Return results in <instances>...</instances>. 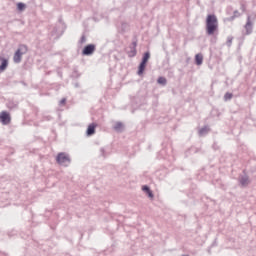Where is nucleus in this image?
I'll return each mask as SVG.
<instances>
[{
    "label": "nucleus",
    "instance_id": "9",
    "mask_svg": "<svg viewBox=\"0 0 256 256\" xmlns=\"http://www.w3.org/2000/svg\"><path fill=\"white\" fill-rule=\"evenodd\" d=\"M124 128L125 126L121 122H116L114 125V131H117L118 133H121V131H123Z\"/></svg>",
    "mask_w": 256,
    "mask_h": 256
},
{
    "label": "nucleus",
    "instance_id": "15",
    "mask_svg": "<svg viewBox=\"0 0 256 256\" xmlns=\"http://www.w3.org/2000/svg\"><path fill=\"white\" fill-rule=\"evenodd\" d=\"M209 133V127L205 126L199 130V135H207Z\"/></svg>",
    "mask_w": 256,
    "mask_h": 256
},
{
    "label": "nucleus",
    "instance_id": "1",
    "mask_svg": "<svg viewBox=\"0 0 256 256\" xmlns=\"http://www.w3.org/2000/svg\"><path fill=\"white\" fill-rule=\"evenodd\" d=\"M217 29H219V21L217 20V16L214 14H209L206 18L207 35H213Z\"/></svg>",
    "mask_w": 256,
    "mask_h": 256
},
{
    "label": "nucleus",
    "instance_id": "16",
    "mask_svg": "<svg viewBox=\"0 0 256 256\" xmlns=\"http://www.w3.org/2000/svg\"><path fill=\"white\" fill-rule=\"evenodd\" d=\"M157 83H159V85H167V79L165 77H159Z\"/></svg>",
    "mask_w": 256,
    "mask_h": 256
},
{
    "label": "nucleus",
    "instance_id": "8",
    "mask_svg": "<svg viewBox=\"0 0 256 256\" xmlns=\"http://www.w3.org/2000/svg\"><path fill=\"white\" fill-rule=\"evenodd\" d=\"M249 183H251L249 181V176L244 175L240 177V185H242V187H247V185H249Z\"/></svg>",
    "mask_w": 256,
    "mask_h": 256
},
{
    "label": "nucleus",
    "instance_id": "10",
    "mask_svg": "<svg viewBox=\"0 0 256 256\" xmlns=\"http://www.w3.org/2000/svg\"><path fill=\"white\" fill-rule=\"evenodd\" d=\"M87 135L91 137V135H95V124H90L87 128Z\"/></svg>",
    "mask_w": 256,
    "mask_h": 256
},
{
    "label": "nucleus",
    "instance_id": "14",
    "mask_svg": "<svg viewBox=\"0 0 256 256\" xmlns=\"http://www.w3.org/2000/svg\"><path fill=\"white\" fill-rule=\"evenodd\" d=\"M149 59H151V53L146 52L142 58V63L147 64V61H149Z\"/></svg>",
    "mask_w": 256,
    "mask_h": 256
},
{
    "label": "nucleus",
    "instance_id": "13",
    "mask_svg": "<svg viewBox=\"0 0 256 256\" xmlns=\"http://www.w3.org/2000/svg\"><path fill=\"white\" fill-rule=\"evenodd\" d=\"M147 64H145L144 62H141L139 65V69H138V75H143V71H145V67Z\"/></svg>",
    "mask_w": 256,
    "mask_h": 256
},
{
    "label": "nucleus",
    "instance_id": "18",
    "mask_svg": "<svg viewBox=\"0 0 256 256\" xmlns=\"http://www.w3.org/2000/svg\"><path fill=\"white\" fill-rule=\"evenodd\" d=\"M231 99H233V94L227 92V93L224 95V101H229V100H231Z\"/></svg>",
    "mask_w": 256,
    "mask_h": 256
},
{
    "label": "nucleus",
    "instance_id": "6",
    "mask_svg": "<svg viewBox=\"0 0 256 256\" xmlns=\"http://www.w3.org/2000/svg\"><path fill=\"white\" fill-rule=\"evenodd\" d=\"M0 61H1L0 73H3V71H5L7 67H9V60L3 57L2 55H0Z\"/></svg>",
    "mask_w": 256,
    "mask_h": 256
},
{
    "label": "nucleus",
    "instance_id": "12",
    "mask_svg": "<svg viewBox=\"0 0 256 256\" xmlns=\"http://www.w3.org/2000/svg\"><path fill=\"white\" fill-rule=\"evenodd\" d=\"M195 61L196 65H203V54H196Z\"/></svg>",
    "mask_w": 256,
    "mask_h": 256
},
{
    "label": "nucleus",
    "instance_id": "11",
    "mask_svg": "<svg viewBox=\"0 0 256 256\" xmlns=\"http://www.w3.org/2000/svg\"><path fill=\"white\" fill-rule=\"evenodd\" d=\"M137 42L133 43V47L131 48V51L129 52V57H135L137 55Z\"/></svg>",
    "mask_w": 256,
    "mask_h": 256
},
{
    "label": "nucleus",
    "instance_id": "22",
    "mask_svg": "<svg viewBox=\"0 0 256 256\" xmlns=\"http://www.w3.org/2000/svg\"><path fill=\"white\" fill-rule=\"evenodd\" d=\"M146 194L148 195V197L150 199H153L154 195H153V192L151 190H149V192H146Z\"/></svg>",
    "mask_w": 256,
    "mask_h": 256
},
{
    "label": "nucleus",
    "instance_id": "21",
    "mask_svg": "<svg viewBox=\"0 0 256 256\" xmlns=\"http://www.w3.org/2000/svg\"><path fill=\"white\" fill-rule=\"evenodd\" d=\"M146 194L148 195V197L150 199H153L154 195H153V192L151 190H149V192H146Z\"/></svg>",
    "mask_w": 256,
    "mask_h": 256
},
{
    "label": "nucleus",
    "instance_id": "19",
    "mask_svg": "<svg viewBox=\"0 0 256 256\" xmlns=\"http://www.w3.org/2000/svg\"><path fill=\"white\" fill-rule=\"evenodd\" d=\"M233 43V37H231V36H229L228 38H227V45H228V47H231V44Z\"/></svg>",
    "mask_w": 256,
    "mask_h": 256
},
{
    "label": "nucleus",
    "instance_id": "4",
    "mask_svg": "<svg viewBox=\"0 0 256 256\" xmlns=\"http://www.w3.org/2000/svg\"><path fill=\"white\" fill-rule=\"evenodd\" d=\"M0 120L2 125H9L11 123V116L6 111L0 113Z\"/></svg>",
    "mask_w": 256,
    "mask_h": 256
},
{
    "label": "nucleus",
    "instance_id": "25",
    "mask_svg": "<svg viewBox=\"0 0 256 256\" xmlns=\"http://www.w3.org/2000/svg\"><path fill=\"white\" fill-rule=\"evenodd\" d=\"M234 17H239V12L238 11L234 12Z\"/></svg>",
    "mask_w": 256,
    "mask_h": 256
},
{
    "label": "nucleus",
    "instance_id": "2",
    "mask_svg": "<svg viewBox=\"0 0 256 256\" xmlns=\"http://www.w3.org/2000/svg\"><path fill=\"white\" fill-rule=\"evenodd\" d=\"M56 162L62 167H69V165L71 164V158L69 157V154L65 152H60L56 157Z\"/></svg>",
    "mask_w": 256,
    "mask_h": 256
},
{
    "label": "nucleus",
    "instance_id": "3",
    "mask_svg": "<svg viewBox=\"0 0 256 256\" xmlns=\"http://www.w3.org/2000/svg\"><path fill=\"white\" fill-rule=\"evenodd\" d=\"M25 54H27V46L20 45L14 54V57H13L14 63H21V59H23V55Z\"/></svg>",
    "mask_w": 256,
    "mask_h": 256
},
{
    "label": "nucleus",
    "instance_id": "5",
    "mask_svg": "<svg viewBox=\"0 0 256 256\" xmlns=\"http://www.w3.org/2000/svg\"><path fill=\"white\" fill-rule=\"evenodd\" d=\"M93 53H95V45L94 44L87 45L82 51V55H86V56L93 55Z\"/></svg>",
    "mask_w": 256,
    "mask_h": 256
},
{
    "label": "nucleus",
    "instance_id": "24",
    "mask_svg": "<svg viewBox=\"0 0 256 256\" xmlns=\"http://www.w3.org/2000/svg\"><path fill=\"white\" fill-rule=\"evenodd\" d=\"M67 101V99L63 98L61 101H60V105H65V102Z\"/></svg>",
    "mask_w": 256,
    "mask_h": 256
},
{
    "label": "nucleus",
    "instance_id": "26",
    "mask_svg": "<svg viewBox=\"0 0 256 256\" xmlns=\"http://www.w3.org/2000/svg\"><path fill=\"white\" fill-rule=\"evenodd\" d=\"M101 151H102V153H103V151H104V150H103V149H101Z\"/></svg>",
    "mask_w": 256,
    "mask_h": 256
},
{
    "label": "nucleus",
    "instance_id": "17",
    "mask_svg": "<svg viewBox=\"0 0 256 256\" xmlns=\"http://www.w3.org/2000/svg\"><path fill=\"white\" fill-rule=\"evenodd\" d=\"M26 7H27V6H26L24 3H22V2H19V3L17 4V9H18V11H25Z\"/></svg>",
    "mask_w": 256,
    "mask_h": 256
},
{
    "label": "nucleus",
    "instance_id": "23",
    "mask_svg": "<svg viewBox=\"0 0 256 256\" xmlns=\"http://www.w3.org/2000/svg\"><path fill=\"white\" fill-rule=\"evenodd\" d=\"M80 43H87V38L85 36H82L80 39Z\"/></svg>",
    "mask_w": 256,
    "mask_h": 256
},
{
    "label": "nucleus",
    "instance_id": "7",
    "mask_svg": "<svg viewBox=\"0 0 256 256\" xmlns=\"http://www.w3.org/2000/svg\"><path fill=\"white\" fill-rule=\"evenodd\" d=\"M247 35H250L253 31V23L251 22V17L248 16L247 23L245 25Z\"/></svg>",
    "mask_w": 256,
    "mask_h": 256
},
{
    "label": "nucleus",
    "instance_id": "20",
    "mask_svg": "<svg viewBox=\"0 0 256 256\" xmlns=\"http://www.w3.org/2000/svg\"><path fill=\"white\" fill-rule=\"evenodd\" d=\"M142 191H144V193H149V191H151V189L149 188V186H143Z\"/></svg>",
    "mask_w": 256,
    "mask_h": 256
}]
</instances>
